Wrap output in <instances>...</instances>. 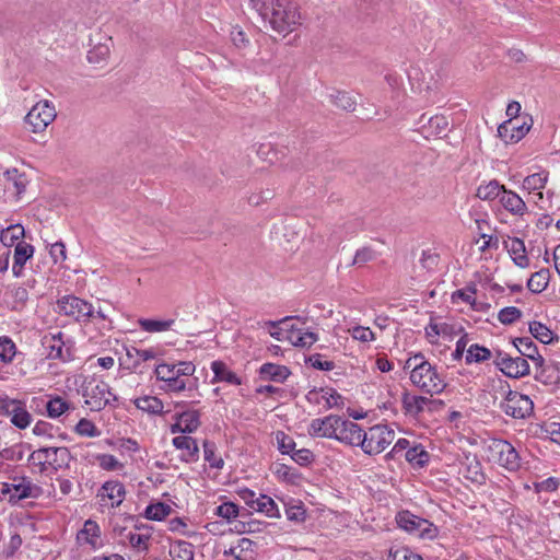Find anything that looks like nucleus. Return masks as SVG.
<instances>
[{
  "mask_svg": "<svg viewBox=\"0 0 560 560\" xmlns=\"http://www.w3.org/2000/svg\"><path fill=\"white\" fill-rule=\"evenodd\" d=\"M250 2L279 33L293 32L301 24L298 5L291 0H250Z\"/></svg>",
  "mask_w": 560,
  "mask_h": 560,
  "instance_id": "f257e3e1",
  "label": "nucleus"
},
{
  "mask_svg": "<svg viewBox=\"0 0 560 560\" xmlns=\"http://www.w3.org/2000/svg\"><path fill=\"white\" fill-rule=\"evenodd\" d=\"M196 366L189 361L176 363H160L154 373L156 380L162 383L160 389L167 394H178L197 389V380H191Z\"/></svg>",
  "mask_w": 560,
  "mask_h": 560,
  "instance_id": "f03ea898",
  "label": "nucleus"
},
{
  "mask_svg": "<svg viewBox=\"0 0 560 560\" xmlns=\"http://www.w3.org/2000/svg\"><path fill=\"white\" fill-rule=\"evenodd\" d=\"M396 433L388 424H375L362 434L361 448L365 454L377 455L395 440Z\"/></svg>",
  "mask_w": 560,
  "mask_h": 560,
  "instance_id": "7ed1b4c3",
  "label": "nucleus"
},
{
  "mask_svg": "<svg viewBox=\"0 0 560 560\" xmlns=\"http://www.w3.org/2000/svg\"><path fill=\"white\" fill-rule=\"evenodd\" d=\"M486 453L490 462L497 463L510 471H515L521 467V458L515 447L508 441L492 439Z\"/></svg>",
  "mask_w": 560,
  "mask_h": 560,
  "instance_id": "20e7f679",
  "label": "nucleus"
},
{
  "mask_svg": "<svg viewBox=\"0 0 560 560\" xmlns=\"http://www.w3.org/2000/svg\"><path fill=\"white\" fill-rule=\"evenodd\" d=\"M71 455L67 447H42L30 455L28 460L33 465H38L39 470L46 471L52 469L55 471L69 465Z\"/></svg>",
  "mask_w": 560,
  "mask_h": 560,
  "instance_id": "39448f33",
  "label": "nucleus"
},
{
  "mask_svg": "<svg viewBox=\"0 0 560 560\" xmlns=\"http://www.w3.org/2000/svg\"><path fill=\"white\" fill-rule=\"evenodd\" d=\"M396 522L399 528L417 538L433 539L438 534V528L431 522L409 511L397 513Z\"/></svg>",
  "mask_w": 560,
  "mask_h": 560,
  "instance_id": "423d86ee",
  "label": "nucleus"
},
{
  "mask_svg": "<svg viewBox=\"0 0 560 560\" xmlns=\"http://www.w3.org/2000/svg\"><path fill=\"white\" fill-rule=\"evenodd\" d=\"M410 382L421 390L434 395L446 387L444 377L431 363L423 365L419 371H410Z\"/></svg>",
  "mask_w": 560,
  "mask_h": 560,
  "instance_id": "0eeeda50",
  "label": "nucleus"
},
{
  "mask_svg": "<svg viewBox=\"0 0 560 560\" xmlns=\"http://www.w3.org/2000/svg\"><path fill=\"white\" fill-rule=\"evenodd\" d=\"M57 110L55 105L43 100L37 102L25 116V122L34 133L43 132L56 119Z\"/></svg>",
  "mask_w": 560,
  "mask_h": 560,
  "instance_id": "6e6552de",
  "label": "nucleus"
},
{
  "mask_svg": "<svg viewBox=\"0 0 560 560\" xmlns=\"http://www.w3.org/2000/svg\"><path fill=\"white\" fill-rule=\"evenodd\" d=\"M85 404L91 410L100 411L117 400L110 392L109 385L104 381L93 380L84 388Z\"/></svg>",
  "mask_w": 560,
  "mask_h": 560,
  "instance_id": "1a4fd4ad",
  "label": "nucleus"
},
{
  "mask_svg": "<svg viewBox=\"0 0 560 560\" xmlns=\"http://www.w3.org/2000/svg\"><path fill=\"white\" fill-rule=\"evenodd\" d=\"M500 408L506 416L514 419H525L532 416L534 402L526 395L509 390L505 398L501 401Z\"/></svg>",
  "mask_w": 560,
  "mask_h": 560,
  "instance_id": "9d476101",
  "label": "nucleus"
},
{
  "mask_svg": "<svg viewBox=\"0 0 560 560\" xmlns=\"http://www.w3.org/2000/svg\"><path fill=\"white\" fill-rule=\"evenodd\" d=\"M0 416L10 418V422L22 430L32 422V416L27 411L25 402L8 396H0Z\"/></svg>",
  "mask_w": 560,
  "mask_h": 560,
  "instance_id": "9b49d317",
  "label": "nucleus"
},
{
  "mask_svg": "<svg viewBox=\"0 0 560 560\" xmlns=\"http://www.w3.org/2000/svg\"><path fill=\"white\" fill-rule=\"evenodd\" d=\"M113 533L118 544L122 546H128L137 551H145L149 548L151 533L148 529L115 525Z\"/></svg>",
  "mask_w": 560,
  "mask_h": 560,
  "instance_id": "f8f14e48",
  "label": "nucleus"
},
{
  "mask_svg": "<svg viewBox=\"0 0 560 560\" xmlns=\"http://www.w3.org/2000/svg\"><path fill=\"white\" fill-rule=\"evenodd\" d=\"M58 312L75 320H86L94 317L93 305L73 295L63 296L58 301Z\"/></svg>",
  "mask_w": 560,
  "mask_h": 560,
  "instance_id": "ddd939ff",
  "label": "nucleus"
},
{
  "mask_svg": "<svg viewBox=\"0 0 560 560\" xmlns=\"http://www.w3.org/2000/svg\"><path fill=\"white\" fill-rule=\"evenodd\" d=\"M494 364L506 376L520 378L529 374V364L525 358H512L506 353L498 351Z\"/></svg>",
  "mask_w": 560,
  "mask_h": 560,
  "instance_id": "4468645a",
  "label": "nucleus"
},
{
  "mask_svg": "<svg viewBox=\"0 0 560 560\" xmlns=\"http://www.w3.org/2000/svg\"><path fill=\"white\" fill-rule=\"evenodd\" d=\"M401 402L405 412L412 417H417L424 411H433L442 404L441 400H433L424 396L411 395L409 393L402 394Z\"/></svg>",
  "mask_w": 560,
  "mask_h": 560,
  "instance_id": "2eb2a0df",
  "label": "nucleus"
},
{
  "mask_svg": "<svg viewBox=\"0 0 560 560\" xmlns=\"http://www.w3.org/2000/svg\"><path fill=\"white\" fill-rule=\"evenodd\" d=\"M11 493H8L9 501L16 502L26 498H38L42 493L40 487L34 485L27 477H13L8 482Z\"/></svg>",
  "mask_w": 560,
  "mask_h": 560,
  "instance_id": "dca6fc26",
  "label": "nucleus"
},
{
  "mask_svg": "<svg viewBox=\"0 0 560 560\" xmlns=\"http://www.w3.org/2000/svg\"><path fill=\"white\" fill-rule=\"evenodd\" d=\"M126 497L125 486L117 480L106 481L97 492V498L104 505L119 506Z\"/></svg>",
  "mask_w": 560,
  "mask_h": 560,
  "instance_id": "f3484780",
  "label": "nucleus"
},
{
  "mask_svg": "<svg viewBox=\"0 0 560 560\" xmlns=\"http://www.w3.org/2000/svg\"><path fill=\"white\" fill-rule=\"evenodd\" d=\"M338 427L336 440L348 445L361 447L364 431L358 423L340 417Z\"/></svg>",
  "mask_w": 560,
  "mask_h": 560,
  "instance_id": "a211bd4d",
  "label": "nucleus"
},
{
  "mask_svg": "<svg viewBox=\"0 0 560 560\" xmlns=\"http://www.w3.org/2000/svg\"><path fill=\"white\" fill-rule=\"evenodd\" d=\"M339 421L340 417L332 415L314 419L308 427V434L317 438L336 439Z\"/></svg>",
  "mask_w": 560,
  "mask_h": 560,
  "instance_id": "6ab92c4d",
  "label": "nucleus"
},
{
  "mask_svg": "<svg viewBox=\"0 0 560 560\" xmlns=\"http://www.w3.org/2000/svg\"><path fill=\"white\" fill-rule=\"evenodd\" d=\"M529 129L530 125L526 121L518 124L515 119H508L498 127V137L505 143H515L523 139Z\"/></svg>",
  "mask_w": 560,
  "mask_h": 560,
  "instance_id": "aec40b11",
  "label": "nucleus"
},
{
  "mask_svg": "<svg viewBox=\"0 0 560 560\" xmlns=\"http://www.w3.org/2000/svg\"><path fill=\"white\" fill-rule=\"evenodd\" d=\"M77 541L79 545H86L93 550L103 547L101 527L98 524L93 520L85 521L83 527L77 534Z\"/></svg>",
  "mask_w": 560,
  "mask_h": 560,
  "instance_id": "412c9836",
  "label": "nucleus"
},
{
  "mask_svg": "<svg viewBox=\"0 0 560 560\" xmlns=\"http://www.w3.org/2000/svg\"><path fill=\"white\" fill-rule=\"evenodd\" d=\"M419 124L425 138L441 137L446 132L448 127V121L443 115H435L429 118H425V115H422Z\"/></svg>",
  "mask_w": 560,
  "mask_h": 560,
  "instance_id": "4be33fe9",
  "label": "nucleus"
},
{
  "mask_svg": "<svg viewBox=\"0 0 560 560\" xmlns=\"http://www.w3.org/2000/svg\"><path fill=\"white\" fill-rule=\"evenodd\" d=\"M4 177L7 192L15 200H19L28 184L26 175L20 173L16 168H12L4 173Z\"/></svg>",
  "mask_w": 560,
  "mask_h": 560,
  "instance_id": "5701e85b",
  "label": "nucleus"
},
{
  "mask_svg": "<svg viewBox=\"0 0 560 560\" xmlns=\"http://www.w3.org/2000/svg\"><path fill=\"white\" fill-rule=\"evenodd\" d=\"M34 250V246L28 243H16L13 256L14 261L12 266V272L15 277L19 278L22 276L23 268L26 261L33 257Z\"/></svg>",
  "mask_w": 560,
  "mask_h": 560,
  "instance_id": "b1692460",
  "label": "nucleus"
},
{
  "mask_svg": "<svg viewBox=\"0 0 560 560\" xmlns=\"http://www.w3.org/2000/svg\"><path fill=\"white\" fill-rule=\"evenodd\" d=\"M504 245L516 266L521 268H527L529 266L525 244L521 238L509 237V240L504 242Z\"/></svg>",
  "mask_w": 560,
  "mask_h": 560,
  "instance_id": "393cba45",
  "label": "nucleus"
},
{
  "mask_svg": "<svg viewBox=\"0 0 560 560\" xmlns=\"http://www.w3.org/2000/svg\"><path fill=\"white\" fill-rule=\"evenodd\" d=\"M318 340V336L313 331H304L302 328L290 324L288 340L291 345L301 348H310Z\"/></svg>",
  "mask_w": 560,
  "mask_h": 560,
  "instance_id": "a878e982",
  "label": "nucleus"
},
{
  "mask_svg": "<svg viewBox=\"0 0 560 560\" xmlns=\"http://www.w3.org/2000/svg\"><path fill=\"white\" fill-rule=\"evenodd\" d=\"M173 445L177 450L184 451L182 458L187 462H196L199 455V447L195 439L186 435H179L173 439Z\"/></svg>",
  "mask_w": 560,
  "mask_h": 560,
  "instance_id": "bb28decb",
  "label": "nucleus"
},
{
  "mask_svg": "<svg viewBox=\"0 0 560 560\" xmlns=\"http://www.w3.org/2000/svg\"><path fill=\"white\" fill-rule=\"evenodd\" d=\"M500 203L514 215H523L527 210L524 200L517 194L506 188H504L500 197Z\"/></svg>",
  "mask_w": 560,
  "mask_h": 560,
  "instance_id": "cd10ccee",
  "label": "nucleus"
},
{
  "mask_svg": "<svg viewBox=\"0 0 560 560\" xmlns=\"http://www.w3.org/2000/svg\"><path fill=\"white\" fill-rule=\"evenodd\" d=\"M211 371L213 372V378L211 383L225 382L231 385H241L242 380L238 377L228 365L222 361H213L211 363Z\"/></svg>",
  "mask_w": 560,
  "mask_h": 560,
  "instance_id": "c85d7f7f",
  "label": "nucleus"
},
{
  "mask_svg": "<svg viewBox=\"0 0 560 560\" xmlns=\"http://www.w3.org/2000/svg\"><path fill=\"white\" fill-rule=\"evenodd\" d=\"M259 374L265 381L283 383L290 376L291 372L284 365L265 363L260 366Z\"/></svg>",
  "mask_w": 560,
  "mask_h": 560,
  "instance_id": "c756f323",
  "label": "nucleus"
},
{
  "mask_svg": "<svg viewBox=\"0 0 560 560\" xmlns=\"http://www.w3.org/2000/svg\"><path fill=\"white\" fill-rule=\"evenodd\" d=\"M135 406L149 415L161 416L164 411L163 401L156 396L145 395L133 400Z\"/></svg>",
  "mask_w": 560,
  "mask_h": 560,
  "instance_id": "7c9ffc66",
  "label": "nucleus"
},
{
  "mask_svg": "<svg viewBox=\"0 0 560 560\" xmlns=\"http://www.w3.org/2000/svg\"><path fill=\"white\" fill-rule=\"evenodd\" d=\"M47 415L49 418L56 419L66 412L73 410L74 405L60 396H54L46 402Z\"/></svg>",
  "mask_w": 560,
  "mask_h": 560,
  "instance_id": "2f4dec72",
  "label": "nucleus"
},
{
  "mask_svg": "<svg viewBox=\"0 0 560 560\" xmlns=\"http://www.w3.org/2000/svg\"><path fill=\"white\" fill-rule=\"evenodd\" d=\"M505 186L501 185L498 180L493 179L486 184H481L476 191V196L485 201H492L497 198L500 199Z\"/></svg>",
  "mask_w": 560,
  "mask_h": 560,
  "instance_id": "473e14b6",
  "label": "nucleus"
},
{
  "mask_svg": "<svg viewBox=\"0 0 560 560\" xmlns=\"http://www.w3.org/2000/svg\"><path fill=\"white\" fill-rule=\"evenodd\" d=\"M272 471L278 480L290 485H300L303 479L302 475L295 468L285 464H276Z\"/></svg>",
  "mask_w": 560,
  "mask_h": 560,
  "instance_id": "72a5a7b5",
  "label": "nucleus"
},
{
  "mask_svg": "<svg viewBox=\"0 0 560 560\" xmlns=\"http://www.w3.org/2000/svg\"><path fill=\"white\" fill-rule=\"evenodd\" d=\"M514 346L523 357L534 361L542 362V357L538 353L537 346L529 337H521L514 340Z\"/></svg>",
  "mask_w": 560,
  "mask_h": 560,
  "instance_id": "f704fd0d",
  "label": "nucleus"
},
{
  "mask_svg": "<svg viewBox=\"0 0 560 560\" xmlns=\"http://www.w3.org/2000/svg\"><path fill=\"white\" fill-rule=\"evenodd\" d=\"M548 180L547 172H539L532 175H528L523 180V188L528 191H536L539 199H542L541 189L545 188L546 183Z\"/></svg>",
  "mask_w": 560,
  "mask_h": 560,
  "instance_id": "c9c22d12",
  "label": "nucleus"
},
{
  "mask_svg": "<svg viewBox=\"0 0 560 560\" xmlns=\"http://www.w3.org/2000/svg\"><path fill=\"white\" fill-rule=\"evenodd\" d=\"M112 38H107L105 43H98L88 52L90 63L101 65L106 61L110 55Z\"/></svg>",
  "mask_w": 560,
  "mask_h": 560,
  "instance_id": "e433bc0d",
  "label": "nucleus"
},
{
  "mask_svg": "<svg viewBox=\"0 0 560 560\" xmlns=\"http://www.w3.org/2000/svg\"><path fill=\"white\" fill-rule=\"evenodd\" d=\"M550 272L548 269H540L534 272L527 281V288L533 293L545 291L549 284Z\"/></svg>",
  "mask_w": 560,
  "mask_h": 560,
  "instance_id": "4c0bfd02",
  "label": "nucleus"
},
{
  "mask_svg": "<svg viewBox=\"0 0 560 560\" xmlns=\"http://www.w3.org/2000/svg\"><path fill=\"white\" fill-rule=\"evenodd\" d=\"M45 342L49 348L50 358L65 360L68 357L69 353H65L63 350L65 342L62 340V332L51 335L49 338L46 337ZM66 352H68V349L66 350Z\"/></svg>",
  "mask_w": 560,
  "mask_h": 560,
  "instance_id": "58836bf2",
  "label": "nucleus"
},
{
  "mask_svg": "<svg viewBox=\"0 0 560 560\" xmlns=\"http://www.w3.org/2000/svg\"><path fill=\"white\" fill-rule=\"evenodd\" d=\"M170 556L173 560H192L194 545L185 540L176 541L171 546Z\"/></svg>",
  "mask_w": 560,
  "mask_h": 560,
  "instance_id": "ea45409f",
  "label": "nucleus"
},
{
  "mask_svg": "<svg viewBox=\"0 0 560 560\" xmlns=\"http://www.w3.org/2000/svg\"><path fill=\"white\" fill-rule=\"evenodd\" d=\"M529 332L534 338L545 345L551 343L556 338L555 332L540 322L529 323Z\"/></svg>",
  "mask_w": 560,
  "mask_h": 560,
  "instance_id": "a19ab883",
  "label": "nucleus"
},
{
  "mask_svg": "<svg viewBox=\"0 0 560 560\" xmlns=\"http://www.w3.org/2000/svg\"><path fill=\"white\" fill-rule=\"evenodd\" d=\"M331 104L347 112H353L357 106V101L347 92L335 91L329 94Z\"/></svg>",
  "mask_w": 560,
  "mask_h": 560,
  "instance_id": "79ce46f5",
  "label": "nucleus"
},
{
  "mask_svg": "<svg viewBox=\"0 0 560 560\" xmlns=\"http://www.w3.org/2000/svg\"><path fill=\"white\" fill-rule=\"evenodd\" d=\"M491 358H492V353L488 348L480 346L478 343H475V345H471L467 349L465 361L467 364H471V363L485 362V361L490 360Z\"/></svg>",
  "mask_w": 560,
  "mask_h": 560,
  "instance_id": "37998d69",
  "label": "nucleus"
},
{
  "mask_svg": "<svg viewBox=\"0 0 560 560\" xmlns=\"http://www.w3.org/2000/svg\"><path fill=\"white\" fill-rule=\"evenodd\" d=\"M24 234L25 231L21 224H13L1 231L0 241L4 246L11 247L15 242L23 238Z\"/></svg>",
  "mask_w": 560,
  "mask_h": 560,
  "instance_id": "c03bdc74",
  "label": "nucleus"
},
{
  "mask_svg": "<svg viewBox=\"0 0 560 560\" xmlns=\"http://www.w3.org/2000/svg\"><path fill=\"white\" fill-rule=\"evenodd\" d=\"M176 415L186 433H192L200 427V413L198 410H184Z\"/></svg>",
  "mask_w": 560,
  "mask_h": 560,
  "instance_id": "a18cd8bd",
  "label": "nucleus"
},
{
  "mask_svg": "<svg viewBox=\"0 0 560 560\" xmlns=\"http://www.w3.org/2000/svg\"><path fill=\"white\" fill-rule=\"evenodd\" d=\"M405 458L413 466L423 467L429 460V453L422 445H415L405 453Z\"/></svg>",
  "mask_w": 560,
  "mask_h": 560,
  "instance_id": "49530a36",
  "label": "nucleus"
},
{
  "mask_svg": "<svg viewBox=\"0 0 560 560\" xmlns=\"http://www.w3.org/2000/svg\"><path fill=\"white\" fill-rule=\"evenodd\" d=\"M254 511L264 513L269 517H273V516L278 515L277 504L270 497H268L266 494L258 495L255 506H254Z\"/></svg>",
  "mask_w": 560,
  "mask_h": 560,
  "instance_id": "de8ad7c7",
  "label": "nucleus"
},
{
  "mask_svg": "<svg viewBox=\"0 0 560 560\" xmlns=\"http://www.w3.org/2000/svg\"><path fill=\"white\" fill-rule=\"evenodd\" d=\"M291 319H292L291 317H285L278 323L277 322H267L266 325L273 328V330L269 331L270 336L278 341L288 340V332H289Z\"/></svg>",
  "mask_w": 560,
  "mask_h": 560,
  "instance_id": "09e8293b",
  "label": "nucleus"
},
{
  "mask_svg": "<svg viewBox=\"0 0 560 560\" xmlns=\"http://www.w3.org/2000/svg\"><path fill=\"white\" fill-rule=\"evenodd\" d=\"M172 512V508L163 502L150 504L145 509V517L152 521H162Z\"/></svg>",
  "mask_w": 560,
  "mask_h": 560,
  "instance_id": "8fccbe9b",
  "label": "nucleus"
},
{
  "mask_svg": "<svg viewBox=\"0 0 560 560\" xmlns=\"http://www.w3.org/2000/svg\"><path fill=\"white\" fill-rule=\"evenodd\" d=\"M174 324V319L156 320V319H140V327L148 332H160L168 330Z\"/></svg>",
  "mask_w": 560,
  "mask_h": 560,
  "instance_id": "3c124183",
  "label": "nucleus"
},
{
  "mask_svg": "<svg viewBox=\"0 0 560 560\" xmlns=\"http://www.w3.org/2000/svg\"><path fill=\"white\" fill-rule=\"evenodd\" d=\"M96 462L102 469L107 471H117L124 468L122 463H120L114 455L110 454L97 455Z\"/></svg>",
  "mask_w": 560,
  "mask_h": 560,
  "instance_id": "603ef678",
  "label": "nucleus"
},
{
  "mask_svg": "<svg viewBox=\"0 0 560 560\" xmlns=\"http://www.w3.org/2000/svg\"><path fill=\"white\" fill-rule=\"evenodd\" d=\"M205 460L210 467L221 469L224 465L222 457L217 456L214 444L206 441L203 443Z\"/></svg>",
  "mask_w": 560,
  "mask_h": 560,
  "instance_id": "864d4df0",
  "label": "nucleus"
},
{
  "mask_svg": "<svg viewBox=\"0 0 560 560\" xmlns=\"http://www.w3.org/2000/svg\"><path fill=\"white\" fill-rule=\"evenodd\" d=\"M74 431L77 434L81 436H89V438H96L100 436L101 431L96 428V425L89 419H81L75 428Z\"/></svg>",
  "mask_w": 560,
  "mask_h": 560,
  "instance_id": "5fc2aeb1",
  "label": "nucleus"
},
{
  "mask_svg": "<svg viewBox=\"0 0 560 560\" xmlns=\"http://www.w3.org/2000/svg\"><path fill=\"white\" fill-rule=\"evenodd\" d=\"M385 560H423L419 555L413 553L408 548L390 549Z\"/></svg>",
  "mask_w": 560,
  "mask_h": 560,
  "instance_id": "6e6d98bb",
  "label": "nucleus"
},
{
  "mask_svg": "<svg viewBox=\"0 0 560 560\" xmlns=\"http://www.w3.org/2000/svg\"><path fill=\"white\" fill-rule=\"evenodd\" d=\"M15 355V345L8 337L0 338V360L4 363L11 362Z\"/></svg>",
  "mask_w": 560,
  "mask_h": 560,
  "instance_id": "4d7b16f0",
  "label": "nucleus"
},
{
  "mask_svg": "<svg viewBox=\"0 0 560 560\" xmlns=\"http://www.w3.org/2000/svg\"><path fill=\"white\" fill-rule=\"evenodd\" d=\"M522 316V311L515 306L502 308L498 314V319L504 325H511Z\"/></svg>",
  "mask_w": 560,
  "mask_h": 560,
  "instance_id": "13d9d810",
  "label": "nucleus"
},
{
  "mask_svg": "<svg viewBox=\"0 0 560 560\" xmlns=\"http://www.w3.org/2000/svg\"><path fill=\"white\" fill-rule=\"evenodd\" d=\"M348 331L353 339L360 342H370L375 339L374 332L369 327L354 326Z\"/></svg>",
  "mask_w": 560,
  "mask_h": 560,
  "instance_id": "bf43d9fd",
  "label": "nucleus"
},
{
  "mask_svg": "<svg viewBox=\"0 0 560 560\" xmlns=\"http://www.w3.org/2000/svg\"><path fill=\"white\" fill-rule=\"evenodd\" d=\"M217 514L230 521L238 515V506L233 502H224L217 508Z\"/></svg>",
  "mask_w": 560,
  "mask_h": 560,
  "instance_id": "052dcab7",
  "label": "nucleus"
},
{
  "mask_svg": "<svg viewBox=\"0 0 560 560\" xmlns=\"http://www.w3.org/2000/svg\"><path fill=\"white\" fill-rule=\"evenodd\" d=\"M375 258V253L373 249H371L370 247H363V248H360L357 250L352 261H351V266H354V265H363L368 261H371Z\"/></svg>",
  "mask_w": 560,
  "mask_h": 560,
  "instance_id": "680f3d73",
  "label": "nucleus"
},
{
  "mask_svg": "<svg viewBox=\"0 0 560 560\" xmlns=\"http://www.w3.org/2000/svg\"><path fill=\"white\" fill-rule=\"evenodd\" d=\"M230 36L233 45L238 49H243L249 44L245 33L238 26L232 27Z\"/></svg>",
  "mask_w": 560,
  "mask_h": 560,
  "instance_id": "e2e57ef3",
  "label": "nucleus"
},
{
  "mask_svg": "<svg viewBox=\"0 0 560 560\" xmlns=\"http://www.w3.org/2000/svg\"><path fill=\"white\" fill-rule=\"evenodd\" d=\"M278 448L282 454H290L293 452L295 443L294 441L284 434L283 432L277 433Z\"/></svg>",
  "mask_w": 560,
  "mask_h": 560,
  "instance_id": "0e129e2a",
  "label": "nucleus"
},
{
  "mask_svg": "<svg viewBox=\"0 0 560 560\" xmlns=\"http://www.w3.org/2000/svg\"><path fill=\"white\" fill-rule=\"evenodd\" d=\"M428 364H430V362L425 360L424 355L422 353H417V354L410 357L405 362L404 369L410 370V371H419L423 365H428Z\"/></svg>",
  "mask_w": 560,
  "mask_h": 560,
  "instance_id": "69168bd1",
  "label": "nucleus"
},
{
  "mask_svg": "<svg viewBox=\"0 0 560 560\" xmlns=\"http://www.w3.org/2000/svg\"><path fill=\"white\" fill-rule=\"evenodd\" d=\"M49 254L55 264L66 260L67 254L65 244L61 242L52 244Z\"/></svg>",
  "mask_w": 560,
  "mask_h": 560,
  "instance_id": "338daca9",
  "label": "nucleus"
},
{
  "mask_svg": "<svg viewBox=\"0 0 560 560\" xmlns=\"http://www.w3.org/2000/svg\"><path fill=\"white\" fill-rule=\"evenodd\" d=\"M291 458L299 465H307L313 459V454L310 450L302 448L292 452Z\"/></svg>",
  "mask_w": 560,
  "mask_h": 560,
  "instance_id": "774afa93",
  "label": "nucleus"
}]
</instances>
